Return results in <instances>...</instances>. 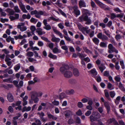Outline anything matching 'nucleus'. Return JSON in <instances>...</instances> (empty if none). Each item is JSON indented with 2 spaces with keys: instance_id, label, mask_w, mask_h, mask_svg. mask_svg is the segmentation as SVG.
Here are the masks:
<instances>
[{
  "instance_id": "nucleus-1",
  "label": "nucleus",
  "mask_w": 125,
  "mask_h": 125,
  "mask_svg": "<svg viewBox=\"0 0 125 125\" xmlns=\"http://www.w3.org/2000/svg\"><path fill=\"white\" fill-rule=\"evenodd\" d=\"M79 22H86L85 24L87 25H89L91 23V20L89 17L87 15L83 14L80 16L78 19Z\"/></svg>"
},
{
  "instance_id": "nucleus-2",
  "label": "nucleus",
  "mask_w": 125,
  "mask_h": 125,
  "mask_svg": "<svg viewBox=\"0 0 125 125\" xmlns=\"http://www.w3.org/2000/svg\"><path fill=\"white\" fill-rule=\"evenodd\" d=\"M30 14L31 15L35 14V17L38 18H40V16L39 15H43V12L42 11H40L38 12L36 10H35L34 11H31V12Z\"/></svg>"
},
{
  "instance_id": "nucleus-3",
  "label": "nucleus",
  "mask_w": 125,
  "mask_h": 125,
  "mask_svg": "<svg viewBox=\"0 0 125 125\" xmlns=\"http://www.w3.org/2000/svg\"><path fill=\"white\" fill-rule=\"evenodd\" d=\"M95 1L99 7L102 9H104L105 10H109V9L108 7L105 8L106 6L98 0H95Z\"/></svg>"
},
{
  "instance_id": "nucleus-4",
  "label": "nucleus",
  "mask_w": 125,
  "mask_h": 125,
  "mask_svg": "<svg viewBox=\"0 0 125 125\" xmlns=\"http://www.w3.org/2000/svg\"><path fill=\"white\" fill-rule=\"evenodd\" d=\"M62 66L60 68V71L62 74H64L66 70H69V66L67 64H64L62 65Z\"/></svg>"
},
{
  "instance_id": "nucleus-5",
  "label": "nucleus",
  "mask_w": 125,
  "mask_h": 125,
  "mask_svg": "<svg viewBox=\"0 0 125 125\" xmlns=\"http://www.w3.org/2000/svg\"><path fill=\"white\" fill-rule=\"evenodd\" d=\"M64 75L66 78H70L72 76V73L70 71H65L64 73Z\"/></svg>"
},
{
  "instance_id": "nucleus-6",
  "label": "nucleus",
  "mask_w": 125,
  "mask_h": 125,
  "mask_svg": "<svg viewBox=\"0 0 125 125\" xmlns=\"http://www.w3.org/2000/svg\"><path fill=\"white\" fill-rule=\"evenodd\" d=\"M74 13L76 15V17L79 15L80 14V11L78 9V7L77 6H74L73 7Z\"/></svg>"
},
{
  "instance_id": "nucleus-7",
  "label": "nucleus",
  "mask_w": 125,
  "mask_h": 125,
  "mask_svg": "<svg viewBox=\"0 0 125 125\" xmlns=\"http://www.w3.org/2000/svg\"><path fill=\"white\" fill-rule=\"evenodd\" d=\"M19 6L21 10L24 13H27L28 11L26 10L24 5L23 4L21 1H20L19 3Z\"/></svg>"
},
{
  "instance_id": "nucleus-8",
  "label": "nucleus",
  "mask_w": 125,
  "mask_h": 125,
  "mask_svg": "<svg viewBox=\"0 0 125 125\" xmlns=\"http://www.w3.org/2000/svg\"><path fill=\"white\" fill-rule=\"evenodd\" d=\"M7 98L9 101L10 102H12L14 100L13 96L10 93H8L7 96Z\"/></svg>"
},
{
  "instance_id": "nucleus-9",
  "label": "nucleus",
  "mask_w": 125,
  "mask_h": 125,
  "mask_svg": "<svg viewBox=\"0 0 125 125\" xmlns=\"http://www.w3.org/2000/svg\"><path fill=\"white\" fill-rule=\"evenodd\" d=\"M90 72L92 76L94 78H95L97 74V73L95 69V68H94L91 69Z\"/></svg>"
},
{
  "instance_id": "nucleus-10",
  "label": "nucleus",
  "mask_w": 125,
  "mask_h": 125,
  "mask_svg": "<svg viewBox=\"0 0 125 125\" xmlns=\"http://www.w3.org/2000/svg\"><path fill=\"white\" fill-rule=\"evenodd\" d=\"M93 116L96 118V120H97V119L100 117L101 115L98 112H92L91 115H93Z\"/></svg>"
},
{
  "instance_id": "nucleus-11",
  "label": "nucleus",
  "mask_w": 125,
  "mask_h": 125,
  "mask_svg": "<svg viewBox=\"0 0 125 125\" xmlns=\"http://www.w3.org/2000/svg\"><path fill=\"white\" fill-rule=\"evenodd\" d=\"M104 104L107 109V113H108L110 111V108L109 105L108 103L106 101H105L104 103Z\"/></svg>"
},
{
  "instance_id": "nucleus-12",
  "label": "nucleus",
  "mask_w": 125,
  "mask_h": 125,
  "mask_svg": "<svg viewBox=\"0 0 125 125\" xmlns=\"http://www.w3.org/2000/svg\"><path fill=\"white\" fill-rule=\"evenodd\" d=\"M72 112L71 111L67 110L65 112V115L66 117L68 118L72 115Z\"/></svg>"
},
{
  "instance_id": "nucleus-13",
  "label": "nucleus",
  "mask_w": 125,
  "mask_h": 125,
  "mask_svg": "<svg viewBox=\"0 0 125 125\" xmlns=\"http://www.w3.org/2000/svg\"><path fill=\"white\" fill-rule=\"evenodd\" d=\"M73 75L75 76H78L79 75V73L78 70L76 68H74L73 70Z\"/></svg>"
},
{
  "instance_id": "nucleus-14",
  "label": "nucleus",
  "mask_w": 125,
  "mask_h": 125,
  "mask_svg": "<svg viewBox=\"0 0 125 125\" xmlns=\"http://www.w3.org/2000/svg\"><path fill=\"white\" fill-rule=\"evenodd\" d=\"M77 26L79 29L80 31H82V32H83V31L86 30V28L83 27L80 24H78Z\"/></svg>"
},
{
  "instance_id": "nucleus-15",
  "label": "nucleus",
  "mask_w": 125,
  "mask_h": 125,
  "mask_svg": "<svg viewBox=\"0 0 125 125\" xmlns=\"http://www.w3.org/2000/svg\"><path fill=\"white\" fill-rule=\"evenodd\" d=\"M66 96V94L65 93L62 92L59 95V98L60 100H61L65 98Z\"/></svg>"
},
{
  "instance_id": "nucleus-16",
  "label": "nucleus",
  "mask_w": 125,
  "mask_h": 125,
  "mask_svg": "<svg viewBox=\"0 0 125 125\" xmlns=\"http://www.w3.org/2000/svg\"><path fill=\"white\" fill-rule=\"evenodd\" d=\"M65 93L68 95L73 94L74 93V91L73 89H71L66 90Z\"/></svg>"
},
{
  "instance_id": "nucleus-17",
  "label": "nucleus",
  "mask_w": 125,
  "mask_h": 125,
  "mask_svg": "<svg viewBox=\"0 0 125 125\" xmlns=\"http://www.w3.org/2000/svg\"><path fill=\"white\" fill-rule=\"evenodd\" d=\"M106 90H104L105 96L108 101H110L111 100V99L110 97L108 92H105V91H106Z\"/></svg>"
},
{
  "instance_id": "nucleus-18",
  "label": "nucleus",
  "mask_w": 125,
  "mask_h": 125,
  "mask_svg": "<svg viewBox=\"0 0 125 125\" xmlns=\"http://www.w3.org/2000/svg\"><path fill=\"white\" fill-rule=\"evenodd\" d=\"M93 42L96 45H98L99 42L100 40L97 38L94 37L92 39Z\"/></svg>"
},
{
  "instance_id": "nucleus-19",
  "label": "nucleus",
  "mask_w": 125,
  "mask_h": 125,
  "mask_svg": "<svg viewBox=\"0 0 125 125\" xmlns=\"http://www.w3.org/2000/svg\"><path fill=\"white\" fill-rule=\"evenodd\" d=\"M6 11L7 12L9 13L10 15H13L14 13V11L13 10L9 8L7 9Z\"/></svg>"
},
{
  "instance_id": "nucleus-20",
  "label": "nucleus",
  "mask_w": 125,
  "mask_h": 125,
  "mask_svg": "<svg viewBox=\"0 0 125 125\" xmlns=\"http://www.w3.org/2000/svg\"><path fill=\"white\" fill-rule=\"evenodd\" d=\"M60 39L59 38H56L55 37H52L51 39V41L53 42H58L60 41Z\"/></svg>"
},
{
  "instance_id": "nucleus-21",
  "label": "nucleus",
  "mask_w": 125,
  "mask_h": 125,
  "mask_svg": "<svg viewBox=\"0 0 125 125\" xmlns=\"http://www.w3.org/2000/svg\"><path fill=\"white\" fill-rule=\"evenodd\" d=\"M79 6L81 7H86L85 3L84 1L82 0H80L79 1Z\"/></svg>"
},
{
  "instance_id": "nucleus-22",
  "label": "nucleus",
  "mask_w": 125,
  "mask_h": 125,
  "mask_svg": "<svg viewBox=\"0 0 125 125\" xmlns=\"http://www.w3.org/2000/svg\"><path fill=\"white\" fill-rule=\"evenodd\" d=\"M22 18L23 19H30L31 17V16L30 15L29 13L27 15L25 14H23L22 15Z\"/></svg>"
},
{
  "instance_id": "nucleus-23",
  "label": "nucleus",
  "mask_w": 125,
  "mask_h": 125,
  "mask_svg": "<svg viewBox=\"0 0 125 125\" xmlns=\"http://www.w3.org/2000/svg\"><path fill=\"white\" fill-rule=\"evenodd\" d=\"M38 93L36 92L33 94L31 95V98L32 100L35 98L36 96L38 97Z\"/></svg>"
},
{
  "instance_id": "nucleus-24",
  "label": "nucleus",
  "mask_w": 125,
  "mask_h": 125,
  "mask_svg": "<svg viewBox=\"0 0 125 125\" xmlns=\"http://www.w3.org/2000/svg\"><path fill=\"white\" fill-rule=\"evenodd\" d=\"M76 80L74 79H70L68 81V82L70 83L74 84L76 83Z\"/></svg>"
},
{
  "instance_id": "nucleus-25",
  "label": "nucleus",
  "mask_w": 125,
  "mask_h": 125,
  "mask_svg": "<svg viewBox=\"0 0 125 125\" xmlns=\"http://www.w3.org/2000/svg\"><path fill=\"white\" fill-rule=\"evenodd\" d=\"M21 26L19 25L18 26V28L20 29V31H26L27 29V28L26 26H24L22 27H20Z\"/></svg>"
},
{
  "instance_id": "nucleus-26",
  "label": "nucleus",
  "mask_w": 125,
  "mask_h": 125,
  "mask_svg": "<svg viewBox=\"0 0 125 125\" xmlns=\"http://www.w3.org/2000/svg\"><path fill=\"white\" fill-rule=\"evenodd\" d=\"M118 86L119 89L121 90L124 91H125V89L121 82L119 83Z\"/></svg>"
},
{
  "instance_id": "nucleus-27",
  "label": "nucleus",
  "mask_w": 125,
  "mask_h": 125,
  "mask_svg": "<svg viewBox=\"0 0 125 125\" xmlns=\"http://www.w3.org/2000/svg\"><path fill=\"white\" fill-rule=\"evenodd\" d=\"M3 81L4 82L7 83H12V80L11 78H9L7 79L3 80Z\"/></svg>"
},
{
  "instance_id": "nucleus-28",
  "label": "nucleus",
  "mask_w": 125,
  "mask_h": 125,
  "mask_svg": "<svg viewBox=\"0 0 125 125\" xmlns=\"http://www.w3.org/2000/svg\"><path fill=\"white\" fill-rule=\"evenodd\" d=\"M93 116L94 115L93 114L91 115L89 117L90 120L91 122H93L94 121H97L96 120V118H96L94 117Z\"/></svg>"
},
{
  "instance_id": "nucleus-29",
  "label": "nucleus",
  "mask_w": 125,
  "mask_h": 125,
  "mask_svg": "<svg viewBox=\"0 0 125 125\" xmlns=\"http://www.w3.org/2000/svg\"><path fill=\"white\" fill-rule=\"evenodd\" d=\"M99 45L100 46L102 47L105 48L107 47V43L106 42L105 43L104 42H101Z\"/></svg>"
},
{
  "instance_id": "nucleus-30",
  "label": "nucleus",
  "mask_w": 125,
  "mask_h": 125,
  "mask_svg": "<svg viewBox=\"0 0 125 125\" xmlns=\"http://www.w3.org/2000/svg\"><path fill=\"white\" fill-rule=\"evenodd\" d=\"M20 66L19 63L15 65L14 67V69L15 71H17L18 70L20 69Z\"/></svg>"
},
{
  "instance_id": "nucleus-31",
  "label": "nucleus",
  "mask_w": 125,
  "mask_h": 125,
  "mask_svg": "<svg viewBox=\"0 0 125 125\" xmlns=\"http://www.w3.org/2000/svg\"><path fill=\"white\" fill-rule=\"evenodd\" d=\"M115 121V119L114 118H110L109 119L108 121L107 122L109 124H111L113 122H114Z\"/></svg>"
},
{
  "instance_id": "nucleus-32",
  "label": "nucleus",
  "mask_w": 125,
  "mask_h": 125,
  "mask_svg": "<svg viewBox=\"0 0 125 125\" xmlns=\"http://www.w3.org/2000/svg\"><path fill=\"white\" fill-rule=\"evenodd\" d=\"M53 52L54 53H56L60 52L61 51L58 50L57 48L55 47L53 50Z\"/></svg>"
},
{
  "instance_id": "nucleus-33",
  "label": "nucleus",
  "mask_w": 125,
  "mask_h": 125,
  "mask_svg": "<svg viewBox=\"0 0 125 125\" xmlns=\"http://www.w3.org/2000/svg\"><path fill=\"white\" fill-rule=\"evenodd\" d=\"M68 124L71 125L74 123V121L73 119L70 118L68 120Z\"/></svg>"
},
{
  "instance_id": "nucleus-34",
  "label": "nucleus",
  "mask_w": 125,
  "mask_h": 125,
  "mask_svg": "<svg viewBox=\"0 0 125 125\" xmlns=\"http://www.w3.org/2000/svg\"><path fill=\"white\" fill-rule=\"evenodd\" d=\"M45 26L43 28L47 30H49L51 29V27L49 24Z\"/></svg>"
},
{
  "instance_id": "nucleus-35",
  "label": "nucleus",
  "mask_w": 125,
  "mask_h": 125,
  "mask_svg": "<svg viewBox=\"0 0 125 125\" xmlns=\"http://www.w3.org/2000/svg\"><path fill=\"white\" fill-rule=\"evenodd\" d=\"M37 30L36 31V32H37L38 34L39 35H42V29L41 28H37Z\"/></svg>"
},
{
  "instance_id": "nucleus-36",
  "label": "nucleus",
  "mask_w": 125,
  "mask_h": 125,
  "mask_svg": "<svg viewBox=\"0 0 125 125\" xmlns=\"http://www.w3.org/2000/svg\"><path fill=\"white\" fill-rule=\"evenodd\" d=\"M119 63V62L118 61L116 62L115 63V67L116 69L117 70H119L120 68V67L118 65Z\"/></svg>"
},
{
  "instance_id": "nucleus-37",
  "label": "nucleus",
  "mask_w": 125,
  "mask_h": 125,
  "mask_svg": "<svg viewBox=\"0 0 125 125\" xmlns=\"http://www.w3.org/2000/svg\"><path fill=\"white\" fill-rule=\"evenodd\" d=\"M60 0H57L56 2L55 3V4L58 6L61 7L62 6V3L60 2Z\"/></svg>"
},
{
  "instance_id": "nucleus-38",
  "label": "nucleus",
  "mask_w": 125,
  "mask_h": 125,
  "mask_svg": "<svg viewBox=\"0 0 125 125\" xmlns=\"http://www.w3.org/2000/svg\"><path fill=\"white\" fill-rule=\"evenodd\" d=\"M109 94L110 96L112 98H113L115 95V93L114 91H110L109 92Z\"/></svg>"
},
{
  "instance_id": "nucleus-39",
  "label": "nucleus",
  "mask_w": 125,
  "mask_h": 125,
  "mask_svg": "<svg viewBox=\"0 0 125 125\" xmlns=\"http://www.w3.org/2000/svg\"><path fill=\"white\" fill-rule=\"evenodd\" d=\"M48 56L50 58L52 59L56 58H57L56 56L55 55L52 54L51 52L49 54Z\"/></svg>"
},
{
  "instance_id": "nucleus-40",
  "label": "nucleus",
  "mask_w": 125,
  "mask_h": 125,
  "mask_svg": "<svg viewBox=\"0 0 125 125\" xmlns=\"http://www.w3.org/2000/svg\"><path fill=\"white\" fill-rule=\"evenodd\" d=\"M59 11L61 14L63 16L65 17V18H67V16L66 14L62 10L59 9Z\"/></svg>"
},
{
  "instance_id": "nucleus-41",
  "label": "nucleus",
  "mask_w": 125,
  "mask_h": 125,
  "mask_svg": "<svg viewBox=\"0 0 125 125\" xmlns=\"http://www.w3.org/2000/svg\"><path fill=\"white\" fill-rule=\"evenodd\" d=\"M101 39L102 40V41H104L105 40H107L108 39V38L107 36L103 34Z\"/></svg>"
},
{
  "instance_id": "nucleus-42",
  "label": "nucleus",
  "mask_w": 125,
  "mask_h": 125,
  "mask_svg": "<svg viewBox=\"0 0 125 125\" xmlns=\"http://www.w3.org/2000/svg\"><path fill=\"white\" fill-rule=\"evenodd\" d=\"M41 38L42 39L45 41L46 42H50V41L49 40L48 38H46L43 36H41Z\"/></svg>"
},
{
  "instance_id": "nucleus-43",
  "label": "nucleus",
  "mask_w": 125,
  "mask_h": 125,
  "mask_svg": "<svg viewBox=\"0 0 125 125\" xmlns=\"http://www.w3.org/2000/svg\"><path fill=\"white\" fill-rule=\"evenodd\" d=\"M37 115H39V116L40 118H41L42 117H43L45 115L44 113L42 112L41 113L38 112L37 113Z\"/></svg>"
},
{
  "instance_id": "nucleus-44",
  "label": "nucleus",
  "mask_w": 125,
  "mask_h": 125,
  "mask_svg": "<svg viewBox=\"0 0 125 125\" xmlns=\"http://www.w3.org/2000/svg\"><path fill=\"white\" fill-rule=\"evenodd\" d=\"M76 122L77 123L79 124L81 123V120L80 118L78 117H77L76 119Z\"/></svg>"
},
{
  "instance_id": "nucleus-45",
  "label": "nucleus",
  "mask_w": 125,
  "mask_h": 125,
  "mask_svg": "<svg viewBox=\"0 0 125 125\" xmlns=\"http://www.w3.org/2000/svg\"><path fill=\"white\" fill-rule=\"evenodd\" d=\"M14 9L16 12L17 13L19 12L20 11V10L18 8V6H15L14 8Z\"/></svg>"
},
{
  "instance_id": "nucleus-46",
  "label": "nucleus",
  "mask_w": 125,
  "mask_h": 125,
  "mask_svg": "<svg viewBox=\"0 0 125 125\" xmlns=\"http://www.w3.org/2000/svg\"><path fill=\"white\" fill-rule=\"evenodd\" d=\"M9 20L7 19H3L2 18H1L0 19V21L1 22L3 23H4L5 21L8 22Z\"/></svg>"
},
{
  "instance_id": "nucleus-47",
  "label": "nucleus",
  "mask_w": 125,
  "mask_h": 125,
  "mask_svg": "<svg viewBox=\"0 0 125 125\" xmlns=\"http://www.w3.org/2000/svg\"><path fill=\"white\" fill-rule=\"evenodd\" d=\"M13 83L14 84L15 86L17 88H19V86L18 85V82L16 80H14L13 81Z\"/></svg>"
},
{
  "instance_id": "nucleus-48",
  "label": "nucleus",
  "mask_w": 125,
  "mask_h": 125,
  "mask_svg": "<svg viewBox=\"0 0 125 125\" xmlns=\"http://www.w3.org/2000/svg\"><path fill=\"white\" fill-rule=\"evenodd\" d=\"M116 17L115 14L114 13H111V14L110 18L111 19L113 20Z\"/></svg>"
},
{
  "instance_id": "nucleus-49",
  "label": "nucleus",
  "mask_w": 125,
  "mask_h": 125,
  "mask_svg": "<svg viewBox=\"0 0 125 125\" xmlns=\"http://www.w3.org/2000/svg\"><path fill=\"white\" fill-rule=\"evenodd\" d=\"M27 56L29 57H31L33 55V52H27Z\"/></svg>"
},
{
  "instance_id": "nucleus-50",
  "label": "nucleus",
  "mask_w": 125,
  "mask_h": 125,
  "mask_svg": "<svg viewBox=\"0 0 125 125\" xmlns=\"http://www.w3.org/2000/svg\"><path fill=\"white\" fill-rule=\"evenodd\" d=\"M83 48L86 53H88L90 52V51L86 47H83Z\"/></svg>"
},
{
  "instance_id": "nucleus-51",
  "label": "nucleus",
  "mask_w": 125,
  "mask_h": 125,
  "mask_svg": "<svg viewBox=\"0 0 125 125\" xmlns=\"http://www.w3.org/2000/svg\"><path fill=\"white\" fill-rule=\"evenodd\" d=\"M112 21H110L106 24V26L107 27L110 28L111 26H112Z\"/></svg>"
},
{
  "instance_id": "nucleus-52",
  "label": "nucleus",
  "mask_w": 125,
  "mask_h": 125,
  "mask_svg": "<svg viewBox=\"0 0 125 125\" xmlns=\"http://www.w3.org/2000/svg\"><path fill=\"white\" fill-rule=\"evenodd\" d=\"M30 21L31 23H36L37 21V20L33 17H32L30 20Z\"/></svg>"
},
{
  "instance_id": "nucleus-53",
  "label": "nucleus",
  "mask_w": 125,
  "mask_h": 125,
  "mask_svg": "<svg viewBox=\"0 0 125 125\" xmlns=\"http://www.w3.org/2000/svg\"><path fill=\"white\" fill-rule=\"evenodd\" d=\"M76 114L78 116H80L82 114L81 110L80 109L76 112Z\"/></svg>"
},
{
  "instance_id": "nucleus-54",
  "label": "nucleus",
  "mask_w": 125,
  "mask_h": 125,
  "mask_svg": "<svg viewBox=\"0 0 125 125\" xmlns=\"http://www.w3.org/2000/svg\"><path fill=\"white\" fill-rule=\"evenodd\" d=\"M77 106L79 108H81L83 107V104L81 102H78L77 104Z\"/></svg>"
},
{
  "instance_id": "nucleus-55",
  "label": "nucleus",
  "mask_w": 125,
  "mask_h": 125,
  "mask_svg": "<svg viewBox=\"0 0 125 125\" xmlns=\"http://www.w3.org/2000/svg\"><path fill=\"white\" fill-rule=\"evenodd\" d=\"M103 35L102 33L100 32L97 35V36L98 38L101 39L103 36Z\"/></svg>"
},
{
  "instance_id": "nucleus-56",
  "label": "nucleus",
  "mask_w": 125,
  "mask_h": 125,
  "mask_svg": "<svg viewBox=\"0 0 125 125\" xmlns=\"http://www.w3.org/2000/svg\"><path fill=\"white\" fill-rule=\"evenodd\" d=\"M91 6L93 8H94L96 6L94 2L92 0H91Z\"/></svg>"
},
{
  "instance_id": "nucleus-57",
  "label": "nucleus",
  "mask_w": 125,
  "mask_h": 125,
  "mask_svg": "<svg viewBox=\"0 0 125 125\" xmlns=\"http://www.w3.org/2000/svg\"><path fill=\"white\" fill-rule=\"evenodd\" d=\"M93 104L92 99V98H90L88 102V104L89 105L92 106Z\"/></svg>"
},
{
  "instance_id": "nucleus-58",
  "label": "nucleus",
  "mask_w": 125,
  "mask_h": 125,
  "mask_svg": "<svg viewBox=\"0 0 125 125\" xmlns=\"http://www.w3.org/2000/svg\"><path fill=\"white\" fill-rule=\"evenodd\" d=\"M8 110L11 113H12L13 111V109L11 106H10L9 107Z\"/></svg>"
},
{
  "instance_id": "nucleus-59",
  "label": "nucleus",
  "mask_w": 125,
  "mask_h": 125,
  "mask_svg": "<svg viewBox=\"0 0 125 125\" xmlns=\"http://www.w3.org/2000/svg\"><path fill=\"white\" fill-rule=\"evenodd\" d=\"M114 10L115 11H117L119 13H121L122 12V11L118 7L115 8L114 9Z\"/></svg>"
},
{
  "instance_id": "nucleus-60",
  "label": "nucleus",
  "mask_w": 125,
  "mask_h": 125,
  "mask_svg": "<svg viewBox=\"0 0 125 125\" xmlns=\"http://www.w3.org/2000/svg\"><path fill=\"white\" fill-rule=\"evenodd\" d=\"M99 21L98 20H97L95 22H94V25L96 26V27L97 28H98V24L99 23Z\"/></svg>"
},
{
  "instance_id": "nucleus-61",
  "label": "nucleus",
  "mask_w": 125,
  "mask_h": 125,
  "mask_svg": "<svg viewBox=\"0 0 125 125\" xmlns=\"http://www.w3.org/2000/svg\"><path fill=\"white\" fill-rule=\"evenodd\" d=\"M120 77H118L117 76H116L115 78V80L117 82H120Z\"/></svg>"
},
{
  "instance_id": "nucleus-62",
  "label": "nucleus",
  "mask_w": 125,
  "mask_h": 125,
  "mask_svg": "<svg viewBox=\"0 0 125 125\" xmlns=\"http://www.w3.org/2000/svg\"><path fill=\"white\" fill-rule=\"evenodd\" d=\"M36 29L35 27L34 26H31L30 27V30L32 32H34Z\"/></svg>"
},
{
  "instance_id": "nucleus-63",
  "label": "nucleus",
  "mask_w": 125,
  "mask_h": 125,
  "mask_svg": "<svg viewBox=\"0 0 125 125\" xmlns=\"http://www.w3.org/2000/svg\"><path fill=\"white\" fill-rule=\"evenodd\" d=\"M99 25L100 26L102 27L103 28H104L105 27V24L103 23H100Z\"/></svg>"
},
{
  "instance_id": "nucleus-64",
  "label": "nucleus",
  "mask_w": 125,
  "mask_h": 125,
  "mask_svg": "<svg viewBox=\"0 0 125 125\" xmlns=\"http://www.w3.org/2000/svg\"><path fill=\"white\" fill-rule=\"evenodd\" d=\"M91 112L90 110H88L85 114V115L86 116H89L91 114Z\"/></svg>"
}]
</instances>
